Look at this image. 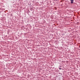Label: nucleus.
<instances>
[{"mask_svg": "<svg viewBox=\"0 0 80 80\" xmlns=\"http://www.w3.org/2000/svg\"><path fill=\"white\" fill-rule=\"evenodd\" d=\"M71 3H73V0H71Z\"/></svg>", "mask_w": 80, "mask_h": 80, "instance_id": "1", "label": "nucleus"}, {"mask_svg": "<svg viewBox=\"0 0 80 80\" xmlns=\"http://www.w3.org/2000/svg\"><path fill=\"white\" fill-rule=\"evenodd\" d=\"M59 70H61L62 69V68H59Z\"/></svg>", "mask_w": 80, "mask_h": 80, "instance_id": "2", "label": "nucleus"}]
</instances>
